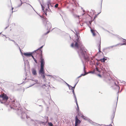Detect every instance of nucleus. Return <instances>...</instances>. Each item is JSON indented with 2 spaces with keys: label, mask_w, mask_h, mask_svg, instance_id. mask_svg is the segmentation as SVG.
I'll return each mask as SVG.
<instances>
[{
  "label": "nucleus",
  "mask_w": 126,
  "mask_h": 126,
  "mask_svg": "<svg viewBox=\"0 0 126 126\" xmlns=\"http://www.w3.org/2000/svg\"><path fill=\"white\" fill-rule=\"evenodd\" d=\"M90 28L91 29V31L92 33L93 36H95V31L94 30L92 29L91 27H90Z\"/></svg>",
  "instance_id": "obj_13"
},
{
  "label": "nucleus",
  "mask_w": 126,
  "mask_h": 126,
  "mask_svg": "<svg viewBox=\"0 0 126 126\" xmlns=\"http://www.w3.org/2000/svg\"><path fill=\"white\" fill-rule=\"evenodd\" d=\"M43 46H41L40 47H39V48H38L36 50V51L37 50H40L43 47Z\"/></svg>",
  "instance_id": "obj_27"
},
{
  "label": "nucleus",
  "mask_w": 126,
  "mask_h": 126,
  "mask_svg": "<svg viewBox=\"0 0 126 126\" xmlns=\"http://www.w3.org/2000/svg\"><path fill=\"white\" fill-rule=\"evenodd\" d=\"M19 49H20V52H21V54L22 55V53H22V52H21V50H20V47H19Z\"/></svg>",
  "instance_id": "obj_43"
},
{
  "label": "nucleus",
  "mask_w": 126,
  "mask_h": 126,
  "mask_svg": "<svg viewBox=\"0 0 126 126\" xmlns=\"http://www.w3.org/2000/svg\"><path fill=\"white\" fill-rule=\"evenodd\" d=\"M7 38H8V39L10 41H12L13 42L14 41L13 40L11 39L9 37H7Z\"/></svg>",
  "instance_id": "obj_29"
},
{
  "label": "nucleus",
  "mask_w": 126,
  "mask_h": 126,
  "mask_svg": "<svg viewBox=\"0 0 126 126\" xmlns=\"http://www.w3.org/2000/svg\"><path fill=\"white\" fill-rule=\"evenodd\" d=\"M31 56L32 57V58L34 60V61H35V62L36 63H37V61L34 58V57H33V56L32 55V56Z\"/></svg>",
  "instance_id": "obj_18"
},
{
  "label": "nucleus",
  "mask_w": 126,
  "mask_h": 126,
  "mask_svg": "<svg viewBox=\"0 0 126 126\" xmlns=\"http://www.w3.org/2000/svg\"><path fill=\"white\" fill-rule=\"evenodd\" d=\"M80 121L79 119H76L75 126H77L80 123Z\"/></svg>",
  "instance_id": "obj_11"
},
{
  "label": "nucleus",
  "mask_w": 126,
  "mask_h": 126,
  "mask_svg": "<svg viewBox=\"0 0 126 126\" xmlns=\"http://www.w3.org/2000/svg\"><path fill=\"white\" fill-rule=\"evenodd\" d=\"M47 76H50V77H51V76H52V75H47Z\"/></svg>",
  "instance_id": "obj_41"
},
{
  "label": "nucleus",
  "mask_w": 126,
  "mask_h": 126,
  "mask_svg": "<svg viewBox=\"0 0 126 126\" xmlns=\"http://www.w3.org/2000/svg\"><path fill=\"white\" fill-rule=\"evenodd\" d=\"M107 60L106 59H105V58H103L102 59H101V62H104L105 61V60Z\"/></svg>",
  "instance_id": "obj_16"
},
{
  "label": "nucleus",
  "mask_w": 126,
  "mask_h": 126,
  "mask_svg": "<svg viewBox=\"0 0 126 126\" xmlns=\"http://www.w3.org/2000/svg\"><path fill=\"white\" fill-rule=\"evenodd\" d=\"M41 52H42V51H41Z\"/></svg>",
  "instance_id": "obj_51"
},
{
  "label": "nucleus",
  "mask_w": 126,
  "mask_h": 126,
  "mask_svg": "<svg viewBox=\"0 0 126 126\" xmlns=\"http://www.w3.org/2000/svg\"><path fill=\"white\" fill-rule=\"evenodd\" d=\"M76 36L78 38L75 40V44H74V43H72L71 45V47H72L78 48L81 44V41L78 38V34Z\"/></svg>",
  "instance_id": "obj_2"
},
{
  "label": "nucleus",
  "mask_w": 126,
  "mask_h": 126,
  "mask_svg": "<svg viewBox=\"0 0 126 126\" xmlns=\"http://www.w3.org/2000/svg\"><path fill=\"white\" fill-rule=\"evenodd\" d=\"M70 87V90H74L75 88H74L73 87H72L71 86Z\"/></svg>",
  "instance_id": "obj_26"
},
{
  "label": "nucleus",
  "mask_w": 126,
  "mask_h": 126,
  "mask_svg": "<svg viewBox=\"0 0 126 126\" xmlns=\"http://www.w3.org/2000/svg\"><path fill=\"white\" fill-rule=\"evenodd\" d=\"M16 1L17 5V8L19 7L22 5V4L23 3L21 0H16Z\"/></svg>",
  "instance_id": "obj_8"
},
{
  "label": "nucleus",
  "mask_w": 126,
  "mask_h": 126,
  "mask_svg": "<svg viewBox=\"0 0 126 126\" xmlns=\"http://www.w3.org/2000/svg\"><path fill=\"white\" fill-rule=\"evenodd\" d=\"M48 124L49 126H53V124L51 122L48 123Z\"/></svg>",
  "instance_id": "obj_24"
},
{
  "label": "nucleus",
  "mask_w": 126,
  "mask_h": 126,
  "mask_svg": "<svg viewBox=\"0 0 126 126\" xmlns=\"http://www.w3.org/2000/svg\"><path fill=\"white\" fill-rule=\"evenodd\" d=\"M79 81V80H78L77 82L75 84V85H74V86L73 87H74V88H75V86H76V84H77V83H78V82Z\"/></svg>",
  "instance_id": "obj_32"
},
{
  "label": "nucleus",
  "mask_w": 126,
  "mask_h": 126,
  "mask_svg": "<svg viewBox=\"0 0 126 126\" xmlns=\"http://www.w3.org/2000/svg\"><path fill=\"white\" fill-rule=\"evenodd\" d=\"M80 58H83L87 61H88L89 58L83 48H81L78 52Z\"/></svg>",
  "instance_id": "obj_1"
},
{
  "label": "nucleus",
  "mask_w": 126,
  "mask_h": 126,
  "mask_svg": "<svg viewBox=\"0 0 126 126\" xmlns=\"http://www.w3.org/2000/svg\"><path fill=\"white\" fill-rule=\"evenodd\" d=\"M39 2L42 7V10L43 11V12H44V13L46 15H47V12H49V11H51L49 9V8L50 6H51V4L50 3V0H48L47 2V5L48 7L49 10L48 9H46V11H45L44 10V7L42 5L41 2H40V1H39Z\"/></svg>",
  "instance_id": "obj_3"
},
{
  "label": "nucleus",
  "mask_w": 126,
  "mask_h": 126,
  "mask_svg": "<svg viewBox=\"0 0 126 126\" xmlns=\"http://www.w3.org/2000/svg\"><path fill=\"white\" fill-rule=\"evenodd\" d=\"M58 5V4H56L55 5V7L56 8H57Z\"/></svg>",
  "instance_id": "obj_31"
},
{
  "label": "nucleus",
  "mask_w": 126,
  "mask_h": 126,
  "mask_svg": "<svg viewBox=\"0 0 126 126\" xmlns=\"http://www.w3.org/2000/svg\"><path fill=\"white\" fill-rule=\"evenodd\" d=\"M120 44L121 46H122V45H126V43H123V44Z\"/></svg>",
  "instance_id": "obj_33"
},
{
  "label": "nucleus",
  "mask_w": 126,
  "mask_h": 126,
  "mask_svg": "<svg viewBox=\"0 0 126 126\" xmlns=\"http://www.w3.org/2000/svg\"><path fill=\"white\" fill-rule=\"evenodd\" d=\"M12 12H13V11H12Z\"/></svg>",
  "instance_id": "obj_54"
},
{
  "label": "nucleus",
  "mask_w": 126,
  "mask_h": 126,
  "mask_svg": "<svg viewBox=\"0 0 126 126\" xmlns=\"http://www.w3.org/2000/svg\"><path fill=\"white\" fill-rule=\"evenodd\" d=\"M19 109H18V108H17L16 109H15V110H19V111H20V113H21V109H20V108H19Z\"/></svg>",
  "instance_id": "obj_22"
},
{
  "label": "nucleus",
  "mask_w": 126,
  "mask_h": 126,
  "mask_svg": "<svg viewBox=\"0 0 126 126\" xmlns=\"http://www.w3.org/2000/svg\"><path fill=\"white\" fill-rule=\"evenodd\" d=\"M119 44H117L116 45H113V46H110V48H112L113 47H116L117 46H118V45H119Z\"/></svg>",
  "instance_id": "obj_20"
},
{
  "label": "nucleus",
  "mask_w": 126,
  "mask_h": 126,
  "mask_svg": "<svg viewBox=\"0 0 126 126\" xmlns=\"http://www.w3.org/2000/svg\"><path fill=\"white\" fill-rule=\"evenodd\" d=\"M85 69H86L85 67V66H84V68H83V70H84V71L85 73H86V71L85 70Z\"/></svg>",
  "instance_id": "obj_28"
},
{
  "label": "nucleus",
  "mask_w": 126,
  "mask_h": 126,
  "mask_svg": "<svg viewBox=\"0 0 126 126\" xmlns=\"http://www.w3.org/2000/svg\"><path fill=\"white\" fill-rule=\"evenodd\" d=\"M88 74V73H85L84 74H82L80 75L81 76V77L82 76H84L85 75H86L87 74Z\"/></svg>",
  "instance_id": "obj_25"
},
{
  "label": "nucleus",
  "mask_w": 126,
  "mask_h": 126,
  "mask_svg": "<svg viewBox=\"0 0 126 126\" xmlns=\"http://www.w3.org/2000/svg\"><path fill=\"white\" fill-rule=\"evenodd\" d=\"M45 70H39V75H41V77L45 81H46V79L45 76Z\"/></svg>",
  "instance_id": "obj_5"
},
{
  "label": "nucleus",
  "mask_w": 126,
  "mask_h": 126,
  "mask_svg": "<svg viewBox=\"0 0 126 126\" xmlns=\"http://www.w3.org/2000/svg\"><path fill=\"white\" fill-rule=\"evenodd\" d=\"M11 108L12 109V108H13V109H14L13 108H12V107H11Z\"/></svg>",
  "instance_id": "obj_48"
},
{
  "label": "nucleus",
  "mask_w": 126,
  "mask_h": 126,
  "mask_svg": "<svg viewBox=\"0 0 126 126\" xmlns=\"http://www.w3.org/2000/svg\"><path fill=\"white\" fill-rule=\"evenodd\" d=\"M3 36H6V35H3Z\"/></svg>",
  "instance_id": "obj_49"
},
{
  "label": "nucleus",
  "mask_w": 126,
  "mask_h": 126,
  "mask_svg": "<svg viewBox=\"0 0 126 126\" xmlns=\"http://www.w3.org/2000/svg\"><path fill=\"white\" fill-rule=\"evenodd\" d=\"M13 8H13V7H12V11H13Z\"/></svg>",
  "instance_id": "obj_47"
},
{
  "label": "nucleus",
  "mask_w": 126,
  "mask_h": 126,
  "mask_svg": "<svg viewBox=\"0 0 126 126\" xmlns=\"http://www.w3.org/2000/svg\"><path fill=\"white\" fill-rule=\"evenodd\" d=\"M110 47H107L106 48L107 49H110Z\"/></svg>",
  "instance_id": "obj_37"
},
{
  "label": "nucleus",
  "mask_w": 126,
  "mask_h": 126,
  "mask_svg": "<svg viewBox=\"0 0 126 126\" xmlns=\"http://www.w3.org/2000/svg\"><path fill=\"white\" fill-rule=\"evenodd\" d=\"M94 73V71H93V72H92V71H90V72H88V73Z\"/></svg>",
  "instance_id": "obj_34"
},
{
  "label": "nucleus",
  "mask_w": 126,
  "mask_h": 126,
  "mask_svg": "<svg viewBox=\"0 0 126 126\" xmlns=\"http://www.w3.org/2000/svg\"><path fill=\"white\" fill-rule=\"evenodd\" d=\"M40 60V70H44V67L45 64V62L44 59L42 57H41Z\"/></svg>",
  "instance_id": "obj_6"
},
{
  "label": "nucleus",
  "mask_w": 126,
  "mask_h": 126,
  "mask_svg": "<svg viewBox=\"0 0 126 126\" xmlns=\"http://www.w3.org/2000/svg\"><path fill=\"white\" fill-rule=\"evenodd\" d=\"M58 77L56 76H52L51 78L54 79H55L56 78H57Z\"/></svg>",
  "instance_id": "obj_23"
},
{
  "label": "nucleus",
  "mask_w": 126,
  "mask_h": 126,
  "mask_svg": "<svg viewBox=\"0 0 126 126\" xmlns=\"http://www.w3.org/2000/svg\"><path fill=\"white\" fill-rule=\"evenodd\" d=\"M66 84L67 85V86L68 87H69V89H70V87L71 86L70 85H69L66 82H65Z\"/></svg>",
  "instance_id": "obj_30"
},
{
  "label": "nucleus",
  "mask_w": 126,
  "mask_h": 126,
  "mask_svg": "<svg viewBox=\"0 0 126 126\" xmlns=\"http://www.w3.org/2000/svg\"><path fill=\"white\" fill-rule=\"evenodd\" d=\"M5 36V38H7V37L6 36Z\"/></svg>",
  "instance_id": "obj_50"
},
{
  "label": "nucleus",
  "mask_w": 126,
  "mask_h": 126,
  "mask_svg": "<svg viewBox=\"0 0 126 126\" xmlns=\"http://www.w3.org/2000/svg\"><path fill=\"white\" fill-rule=\"evenodd\" d=\"M34 81L35 82V83L34 84H33L32 86L34 84H35V83H39L40 82L38 81L37 80H34Z\"/></svg>",
  "instance_id": "obj_17"
},
{
  "label": "nucleus",
  "mask_w": 126,
  "mask_h": 126,
  "mask_svg": "<svg viewBox=\"0 0 126 126\" xmlns=\"http://www.w3.org/2000/svg\"><path fill=\"white\" fill-rule=\"evenodd\" d=\"M75 101L76 103V105H77V110L78 111L79 110V106H78V103L77 102V99H75Z\"/></svg>",
  "instance_id": "obj_15"
},
{
  "label": "nucleus",
  "mask_w": 126,
  "mask_h": 126,
  "mask_svg": "<svg viewBox=\"0 0 126 126\" xmlns=\"http://www.w3.org/2000/svg\"><path fill=\"white\" fill-rule=\"evenodd\" d=\"M1 32H0V34H1Z\"/></svg>",
  "instance_id": "obj_52"
},
{
  "label": "nucleus",
  "mask_w": 126,
  "mask_h": 126,
  "mask_svg": "<svg viewBox=\"0 0 126 126\" xmlns=\"http://www.w3.org/2000/svg\"><path fill=\"white\" fill-rule=\"evenodd\" d=\"M81 77V76L80 75V76H79L77 78H79L80 77Z\"/></svg>",
  "instance_id": "obj_44"
},
{
  "label": "nucleus",
  "mask_w": 126,
  "mask_h": 126,
  "mask_svg": "<svg viewBox=\"0 0 126 126\" xmlns=\"http://www.w3.org/2000/svg\"><path fill=\"white\" fill-rule=\"evenodd\" d=\"M98 75L100 77H101V76L100 74H98Z\"/></svg>",
  "instance_id": "obj_42"
},
{
  "label": "nucleus",
  "mask_w": 126,
  "mask_h": 126,
  "mask_svg": "<svg viewBox=\"0 0 126 126\" xmlns=\"http://www.w3.org/2000/svg\"><path fill=\"white\" fill-rule=\"evenodd\" d=\"M96 70L97 71H99V70H98V68H97V67H96Z\"/></svg>",
  "instance_id": "obj_38"
},
{
  "label": "nucleus",
  "mask_w": 126,
  "mask_h": 126,
  "mask_svg": "<svg viewBox=\"0 0 126 126\" xmlns=\"http://www.w3.org/2000/svg\"><path fill=\"white\" fill-rule=\"evenodd\" d=\"M45 26L47 30H48V31H47L46 33L44 34L45 35H46L48 33L50 32V30L51 27V25L50 23L48 21H46L45 22Z\"/></svg>",
  "instance_id": "obj_4"
},
{
  "label": "nucleus",
  "mask_w": 126,
  "mask_h": 126,
  "mask_svg": "<svg viewBox=\"0 0 126 126\" xmlns=\"http://www.w3.org/2000/svg\"><path fill=\"white\" fill-rule=\"evenodd\" d=\"M17 103H15L14 101H13L12 102V105L14 106V107H17V106H16V104Z\"/></svg>",
  "instance_id": "obj_14"
},
{
  "label": "nucleus",
  "mask_w": 126,
  "mask_h": 126,
  "mask_svg": "<svg viewBox=\"0 0 126 126\" xmlns=\"http://www.w3.org/2000/svg\"><path fill=\"white\" fill-rule=\"evenodd\" d=\"M32 53H23V54L26 57H30L32 55Z\"/></svg>",
  "instance_id": "obj_10"
},
{
  "label": "nucleus",
  "mask_w": 126,
  "mask_h": 126,
  "mask_svg": "<svg viewBox=\"0 0 126 126\" xmlns=\"http://www.w3.org/2000/svg\"><path fill=\"white\" fill-rule=\"evenodd\" d=\"M14 43H15V44L16 45V46H18V44H17L16 43V42H15L14 41Z\"/></svg>",
  "instance_id": "obj_35"
},
{
  "label": "nucleus",
  "mask_w": 126,
  "mask_h": 126,
  "mask_svg": "<svg viewBox=\"0 0 126 126\" xmlns=\"http://www.w3.org/2000/svg\"><path fill=\"white\" fill-rule=\"evenodd\" d=\"M9 26V25H8L5 28V30L6 29H7L8 28V27Z\"/></svg>",
  "instance_id": "obj_40"
},
{
  "label": "nucleus",
  "mask_w": 126,
  "mask_h": 126,
  "mask_svg": "<svg viewBox=\"0 0 126 126\" xmlns=\"http://www.w3.org/2000/svg\"><path fill=\"white\" fill-rule=\"evenodd\" d=\"M72 92L73 93V94H74V97L75 98V99H76V95H75V93H74V90H72Z\"/></svg>",
  "instance_id": "obj_19"
},
{
  "label": "nucleus",
  "mask_w": 126,
  "mask_h": 126,
  "mask_svg": "<svg viewBox=\"0 0 126 126\" xmlns=\"http://www.w3.org/2000/svg\"><path fill=\"white\" fill-rule=\"evenodd\" d=\"M99 48H98L99 49V52H101L100 51V44H101V42H99Z\"/></svg>",
  "instance_id": "obj_21"
},
{
  "label": "nucleus",
  "mask_w": 126,
  "mask_h": 126,
  "mask_svg": "<svg viewBox=\"0 0 126 126\" xmlns=\"http://www.w3.org/2000/svg\"><path fill=\"white\" fill-rule=\"evenodd\" d=\"M32 73L33 75L36 76L37 75L36 71L35 69H33L32 70Z\"/></svg>",
  "instance_id": "obj_12"
},
{
  "label": "nucleus",
  "mask_w": 126,
  "mask_h": 126,
  "mask_svg": "<svg viewBox=\"0 0 126 126\" xmlns=\"http://www.w3.org/2000/svg\"><path fill=\"white\" fill-rule=\"evenodd\" d=\"M89 22L91 24V22L90 21Z\"/></svg>",
  "instance_id": "obj_46"
},
{
  "label": "nucleus",
  "mask_w": 126,
  "mask_h": 126,
  "mask_svg": "<svg viewBox=\"0 0 126 126\" xmlns=\"http://www.w3.org/2000/svg\"><path fill=\"white\" fill-rule=\"evenodd\" d=\"M0 97L2 98L3 100H7L8 99V97L4 94L1 95H0Z\"/></svg>",
  "instance_id": "obj_7"
},
{
  "label": "nucleus",
  "mask_w": 126,
  "mask_h": 126,
  "mask_svg": "<svg viewBox=\"0 0 126 126\" xmlns=\"http://www.w3.org/2000/svg\"><path fill=\"white\" fill-rule=\"evenodd\" d=\"M75 118H84V116L81 113H78V115L76 116Z\"/></svg>",
  "instance_id": "obj_9"
},
{
  "label": "nucleus",
  "mask_w": 126,
  "mask_h": 126,
  "mask_svg": "<svg viewBox=\"0 0 126 126\" xmlns=\"http://www.w3.org/2000/svg\"><path fill=\"white\" fill-rule=\"evenodd\" d=\"M114 116H113V118H114Z\"/></svg>",
  "instance_id": "obj_53"
},
{
  "label": "nucleus",
  "mask_w": 126,
  "mask_h": 126,
  "mask_svg": "<svg viewBox=\"0 0 126 126\" xmlns=\"http://www.w3.org/2000/svg\"><path fill=\"white\" fill-rule=\"evenodd\" d=\"M118 96L117 97V101L116 104V106H117V101H118Z\"/></svg>",
  "instance_id": "obj_39"
},
{
  "label": "nucleus",
  "mask_w": 126,
  "mask_h": 126,
  "mask_svg": "<svg viewBox=\"0 0 126 126\" xmlns=\"http://www.w3.org/2000/svg\"><path fill=\"white\" fill-rule=\"evenodd\" d=\"M121 39H122L123 40L122 41L123 42H125V41H124V40H125V39H123V38H121Z\"/></svg>",
  "instance_id": "obj_36"
},
{
  "label": "nucleus",
  "mask_w": 126,
  "mask_h": 126,
  "mask_svg": "<svg viewBox=\"0 0 126 126\" xmlns=\"http://www.w3.org/2000/svg\"><path fill=\"white\" fill-rule=\"evenodd\" d=\"M31 7L33 8L32 7V6L30 4H28Z\"/></svg>",
  "instance_id": "obj_45"
}]
</instances>
